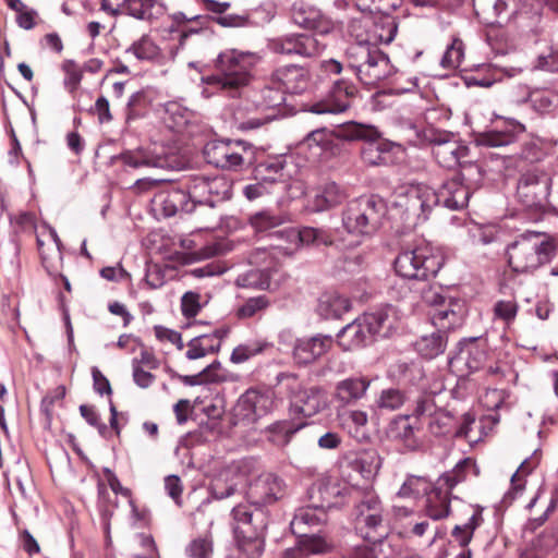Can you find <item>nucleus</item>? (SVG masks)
Listing matches in <instances>:
<instances>
[{
    "mask_svg": "<svg viewBox=\"0 0 558 558\" xmlns=\"http://www.w3.org/2000/svg\"><path fill=\"white\" fill-rule=\"evenodd\" d=\"M344 198L345 193L335 182H328L315 195L314 206L322 211L339 205Z\"/></svg>",
    "mask_w": 558,
    "mask_h": 558,
    "instance_id": "a19ab883",
    "label": "nucleus"
},
{
    "mask_svg": "<svg viewBox=\"0 0 558 558\" xmlns=\"http://www.w3.org/2000/svg\"><path fill=\"white\" fill-rule=\"evenodd\" d=\"M226 336L227 330L219 328L214 329L211 332L195 336L187 343L185 356L189 360H197L218 352Z\"/></svg>",
    "mask_w": 558,
    "mask_h": 558,
    "instance_id": "cd10ccee",
    "label": "nucleus"
},
{
    "mask_svg": "<svg viewBox=\"0 0 558 558\" xmlns=\"http://www.w3.org/2000/svg\"><path fill=\"white\" fill-rule=\"evenodd\" d=\"M291 17L296 25L315 31L319 35L329 34L333 29V23L328 16L318 8L305 2L293 4Z\"/></svg>",
    "mask_w": 558,
    "mask_h": 558,
    "instance_id": "aec40b11",
    "label": "nucleus"
},
{
    "mask_svg": "<svg viewBox=\"0 0 558 558\" xmlns=\"http://www.w3.org/2000/svg\"><path fill=\"white\" fill-rule=\"evenodd\" d=\"M386 210L383 199L361 197L349 203L342 215V225L349 233L371 235L380 227Z\"/></svg>",
    "mask_w": 558,
    "mask_h": 558,
    "instance_id": "39448f33",
    "label": "nucleus"
},
{
    "mask_svg": "<svg viewBox=\"0 0 558 558\" xmlns=\"http://www.w3.org/2000/svg\"><path fill=\"white\" fill-rule=\"evenodd\" d=\"M253 158L252 147L243 141H231L220 168L225 170H240Z\"/></svg>",
    "mask_w": 558,
    "mask_h": 558,
    "instance_id": "4c0bfd02",
    "label": "nucleus"
},
{
    "mask_svg": "<svg viewBox=\"0 0 558 558\" xmlns=\"http://www.w3.org/2000/svg\"><path fill=\"white\" fill-rule=\"evenodd\" d=\"M239 558H259L263 536L268 525V512L262 508L236 506L232 509Z\"/></svg>",
    "mask_w": 558,
    "mask_h": 558,
    "instance_id": "f03ea898",
    "label": "nucleus"
},
{
    "mask_svg": "<svg viewBox=\"0 0 558 558\" xmlns=\"http://www.w3.org/2000/svg\"><path fill=\"white\" fill-rule=\"evenodd\" d=\"M478 20L486 25H501L519 12L520 0H473Z\"/></svg>",
    "mask_w": 558,
    "mask_h": 558,
    "instance_id": "6ab92c4d",
    "label": "nucleus"
},
{
    "mask_svg": "<svg viewBox=\"0 0 558 558\" xmlns=\"http://www.w3.org/2000/svg\"><path fill=\"white\" fill-rule=\"evenodd\" d=\"M258 60L259 57L254 52L226 50L216 60V73L208 76L206 82L225 92L233 93L250 83L251 69Z\"/></svg>",
    "mask_w": 558,
    "mask_h": 558,
    "instance_id": "7ed1b4c3",
    "label": "nucleus"
},
{
    "mask_svg": "<svg viewBox=\"0 0 558 558\" xmlns=\"http://www.w3.org/2000/svg\"><path fill=\"white\" fill-rule=\"evenodd\" d=\"M250 226L256 233H264L281 226L286 218L282 215H276L270 210H262L253 214L250 219Z\"/></svg>",
    "mask_w": 558,
    "mask_h": 558,
    "instance_id": "09e8293b",
    "label": "nucleus"
},
{
    "mask_svg": "<svg viewBox=\"0 0 558 558\" xmlns=\"http://www.w3.org/2000/svg\"><path fill=\"white\" fill-rule=\"evenodd\" d=\"M338 343L344 351H353L367 344L372 337L363 316L344 326L337 335Z\"/></svg>",
    "mask_w": 558,
    "mask_h": 558,
    "instance_id": "c756f323",
    "label": "nucleus"
},
{
    "mask_svg": "<svg viewBox=\"0 0 558 558\" xmlns=\"http://www.w3.org/2000/svg\"><path fill=\"white\" fill-rule=\"evenodd\" d=\"M532 108L539 113H546L554 107L555 97L547 92H533L529 96Z\"/></svg>",
    "mask_w": 558,
    "mask_h": 558,
    "instance_id": "338daca9",
    "label": "nucleus"
},
{
    "mask_svg": "<svg viewBox=\"0 0 558 558\" xmlns=\"http://www.w3.org/2000/svg\"><path fill=\"white\" fill-rule=\"evenodd\" d=\"M439 204L438 193L425 184H410L399 187L390 202V214L413 228L428 219Z\"/></svg>",
    "mask_w": 558,
    "mask_h": 558,
    "instance_id": "f257e3e1",
    "label": "nucleus"
},
{
    "mask_svg": "<svg viewBox=\"0 0 558 558\" xmlns=\"http://www.w3.org/2000/svg\"><path fill=\"white\" fill-rule=\"evenodd\" d=\"M462 512L468 517V520L453 527L452 536L461 547H466L473 537L474 531L483 523V515L482 508L473 505H464Z\"/></svg>",
    "mask_w": 558,
    "mask_h": 558,
    "instance_id": "72a5a7b5",
    "label": "nucleus"
},
{
    "mask_svg": "<svg viewBox=\"0 0 558 558\" xmlns=\"http://www.w3.org/2000/svg\"><path fill=\"white\" fill-rule=\"evenodd\" d=\"M422 301L430 305L428 313L432 324L440 330H451L462 326L466 315V305L459 299H446L437 288L428 287L422 291Z\"/></svg>",
    "mask_w": 558,
    "mask_h": 558,
    "instance_id": "9d476101",
    "label": "nucleus"
},
{
    "mask_svg": "<svg viewBox=\"0 0 558 558\" xmlns=\"http://www.w3.org/2000/svg\"><path fill=\"white\" fill-rule=\"evenodd\" d=\"M369 329L371 337H389L398 327L401 319L399 311L392 305H386L372 313L362 315Z\"/></svg>",
    "mask_w": 558,
    "mask_h": 558,
    "instance_id": "393cba45",
    "label": "nucleus"
},
{
    "mask_svg": "<svg viewBox=\"0 0 558 558\" xmlns=\"http://www.w3.org/2000/svg\"><path fill=\"white\" fill-rule=\"evenodd\" d=\"M208 207L214 208L232 195L231 183L225 177L208 178Z\"/></svg>",
    "mask_w": 558,
    "mask_h": 558,
    "instance_id": "de8ad7c7",
    "label": "nucleus"
},
{
    "mask_svg": "<svg viewBox=\"0 0 558 558\" xmlns=\"http://www.w3.org/2000/svg\"><path fill=\"white\" fill-rule=\"evenodd\" d=\"M354 464L364 477H369L379 469V459L375 452H365L355 460Z\"/></svg>",
    "mask_w": 558,
    "mask_h": 558,
    "instance_id": "774afa93",
    "label": "nucleus"
},
{
    "mask_svg": "<svg viewBox=\"0 0 558 558\" xmlns=\"http://www.w3.org/2000/svg\"><path fill=\"white\" fill-rule=\"evenodd\" d=\"M126 53H133L138 60L150 61L159 57L160 49L148 36H142L126 50Z\"/></svg>",
    "mask_w": 558,
    "mask_h": 558,
    "instance_id": "864d4df0",
    "label": "nucleus"
},
{
    "mask_svg": "<svg viewBox=\"0 0 558 558\" xmlns=\"http://www.w3.org/2000/svg\"><path fill=\"white\" fill-rule=\"evenodd\" d=\"M353 548L349 558H388L383 553L384 543L381 541H368Z\"/></svg>",
    "mask_w": 558,
    "mask_h": 558,
    "instance_id": "bf43d9fd",
    "label": "nucleus"
},
{
    "mask_svg": "<svg viewBox=\"0 0 558 558\" xmlns=\"http://www.w3.org/2000/svg\"><path fill=\"white\" fill-rule=\"evenodd\" d=\"M156 210H160L165 217H172L179 211H194L193 204H190L189 195L180 189H171L156 193L151 199Z\"/></svg>",
    "mask_w": 558,
    "mask_h": 558,
    "instance_id": "bb28decb",
    "label": "nucleus"
},
{
    "mask_svg": "<svg viewBox=\"0 0 558 558\" xmlns=\"http://www.w3.org/2000/svg\"><path fill=\"white\" fill-rule=\"evenodd\" d=\"M451 492L437 480L426 494L425 511L433 520H441L449 515Z\"/></svg>",
    "mask_w": 558,
    "mask_h": 558,
    "instance_id": "7c9ffc66",
    "label": "nucleus"
},
{
    "mask_svg": "<svg viewBox=\"0 0 558 558\" xmlns=\"http://www.w3.org/2000/svg\"><path fill=\"white\" fill-rule=\"evenodd\" d=\"M470 470H473L475 475L478 474L475 461L471 458H465L458 462L452 471L441 475L438 481L451 492L459 483L466 478Z\"/></svg>",
    "mask_w": 558,
    "mask_h": 558,
    "instance_id": "79ce46f5",
    "label": "nucleus"
},
{
    "mask_svg": "<svg viewBox=\"0 0 558 558\" xmlns=\"http://www.w3.org/2000/svg\"><path fill=\"white\" fill-rule=\"evenodd\" d=\"M231 140L227 141H213L206 144L204 154L207 161L217 168H220L221 161L225 158L227 149Z\"/></svg>",
    "mask_w": 558,
    "mask_h": 558,
    "instance_id": "052dcab7",
    "label": "nucleus"
},
{
    "mask_svg": "<svg viewBox=\"0 0 558 558\" xmlns=\"http://www.w3.org/2000/svg\"><path fill=\"white\" fill-rule=\"evenodd\" d=\"M37 245L46 270L50 275L57 274L62 260L61 240L57 231L49 226H43L40 232L37 234Z\"/></svg>",
    "mask_w": 558,
    "mask_h": 558,
    "instance_id": "4be33fe9",
    "label": "nucleus"
},
{
    "mask_svg": "<svg viewBox=\"0 0 558 558\" xmlns=\"http://www.w3.org/2000/svg\"><path fill=\"white\" fill-rule=\"evenodd\" d=\"M269 301L265 295L248 299L239 310L238 316L241 318H250L266 310Z\"/></svg>",
    "mask_w": 558,
    "mask_h": 558,
    "instance_id": "69168bd1",
    "label": "nucleus"
},
{
    "mask_svg": "<svg viewBox=\"0 0 558 558\" xmlns=\"http://www.w3.org/2000/svg\"><path fill=\"white\" fill-rule=\"evenodd\" d=\"M347 54L350 68L365 85L375 86L392 73L388 57L375 47L359 43L352 45Z\"/></svg>",
    "mask_w": 558,
    "mask_h": 558,
    "instance_id": "423d86ee",
    "label": "nucleus"
},
{
    "mask_svg": "<svg viewBox=\"0 0 558 558\" xmlns=\"http://www.w3.org/2000/svg\"><path fill=\"white\" fill-rule=\"evenodd\" d=\"M182 383L189 386L199 385L203 383H220L227 379V375L221 368V364L219 362H214L207 367H205L197 375H184L180 376Z\"/></svg>",
    "mask_w": 558,
    "mask_h": 558,
    "instance_id": "a18cd8bd",
    "label": "nucleus"
},
{
    "mask_svg": "<svg viewBox=\"0 0 558 558\" xmlns=\"http://www.w3.org/2000/svg\"><path fill=\"white\" fill-rule=\"evenodd\" d=\"M302 425L293 426L291 423L286 421L277 422L269 427V440L277 446H286L290 441L291 436Z\"/></svg>",
    "mask_w": 558,
    "mask_h": 558,
    "instance_id": "6e6d98bb",
    "label": "nucleus"
},
{
    "mask_svg": "<svg viewBox=\"0 0 558 558\" xmlns=\"http://www.w3.org/2000/svg\"><path fill=\"white\" fill-rule=\"evenodd\" d=\"M369 381L362 377L341 380L336 386L335 399L342 405L351 404L364 397Z\"/></svg>",
    "mask_w": 558,
    "mask_h": 558,
    "instance_id": "c9c22d12",
    "label": "nucleus"
},
{
    "mask_svg": "<svg viewBox=\"0 0 558 558\" xmlns=\"http://www.w3.org/2000/svg\"><path fill=\"white\" fill-rule=\"evenodd\" d=\"M277 235L286 239L291 245L283 247L286 254H292L301 245H330L332 243L330 235L326 231L312 227H303L300 230L290 228L277 232Z\"/></svg>",
    "mask_w": 558,
    "mask_h": 558,
    "instance_id": "a878e982",
    "label": "nucleus"
},
{
    "mask_svg": "<svg viewBox=\"0 0 558 558\" xmlns=\"http://www.w3.org/2000/svg\"><path fill=\"white\" fill-rule=\"evenodd\" d=\"M156 0H130L126 4L124 13L137 19L147 20L151 16L150 10L154 8Z\"/></svg>",
    "mask_w": 558,
    "mask_h": 558,
    "instance_id": "0e129e2a",
    "label": "nucleus"
},
{
    "mask_svg": "<svg viewBox=\"0 0 558 558\" xmlns=\"http://www.w3.org/2000/svg\"><path fill=\"white\" fill-rule=\"evenodd\" d=\"M344 137L365 141L361 155L363 161L369 166L388 165L392 162L391 154L401 151V146L396 143L378 141L379 132L371 125L353 123L347 128Z\"/></svg>",
    "mask_w": 558,
    "mask_h": 558,
    "instance_id": "1a4fd4ad",
    "label": "nucleus"
},
{
    "mask_svg": "<svg viewBox=\"0 0 558 558\" xmlns=\"http://www.w3.org/2000/svg\"><path fill=\"white\" fill-rule=\"evenodd\" d=\"M357 94L354 84L338 80L329 93L319 101L308 106L307 111L315 114H338L347 111Z\"/></svg>",
    "mask_w": 558,
    "mask_h": 558,
    "instance_id": "dca6fc26",
    "label": "nucleus"
},
{
    "mask_svg": "<svg viewBox=\"0 0 558 558\" xmlns=\"http://www.w3.org/2000/svg\"><path fill=\"white\" fill-rule=\"evenodd\" d=\"M171 19L173 25L170 31L178 34L177 51L198 46L211 36L209 17L206 15L187 16L183 12H175Z\"/></svg>",
    "mask_w": 558,
    "mask_h": 558,
    "instance_id": "4468645a",
    "label": "nucleus"
},
{
    "mask_svg": "<svg viewBox=\"0 0 558 558\" xmlns=\"http://www.w3.org/2000/svg\"><path fill=\"white\" fill-rule=\"evenodd\" d=\"M265 345L266 344L262 342H248L240 344L233 349L230 360L235 364L243 363L263 352Z\"/></svg>",
    "mask_w": 558,
    "mask_h": 558,
    "instance_id": "680f3d73",
    "label": "nucleus"
},
{
    "mask_svg": "<svg viewBox=\"0 0 558 558\" xmlns=\"http://www.w3.org/2000/svg\"><path fill=\"white\" fill-rule=\"evenodd\" d=\"M333 132L323 128L312 131L303 141L308 148H318L320 151H329L333 146Z\"/></svg>",
    "mask_w": 558,
    "mask_h": 558,
    "instance_id": "603ef678",
    "label": "nucleus"
},
{
    "mask_svg": "<svg viewBox=\"0 0 558 558\" xmlns=\"http://www.w3.org/2000/svg\"><path fill=\"white\" fill-rule=\"evenodd\" d=\"M368 422L367 413L360 410L350 411L347 418V425L350 434L359 441L367 439V435L364 430Z\"/></svg>",
    "mask_w": 558,
    "mask_h": 558,
    "instance_id": "5fc2aeb1",
    "label": "nucleus"
},
{
    "mask_svg": "<svg viewBox=\"0 0 558 558\" xmlns=\"http://www.w3.org/2000/svg\"><path fill=\"white\" fill-rule=\"evenodd\" d=\"M424 136L433 145V155L440 166L452 169L468 162L465 158L469 156V148L452 133L428 129Z\"/></svg>",
    "mask_w": 558,
    "mask_h": 558,
    "instance_id": "ddd939ff",
    "label": "nucleus"
},
{
    "mask_svg": "<svg viewBox=\"0 0 558 558\" xmlns=\"http://www.w3.org/2000/svg\"><path fill=\"white\" fill-rule=\"evenodd\" d=\"M458 360L464 361L470 371H477L486 359L484 350L478 348L474 342L466 345L465 349L460 351Z\"/></svg>",
    "mask_w": 558,
    "mask_h": 558,
    "instance_id": "4d7b16f0",
    "label": "nucleus"
},
{
    "mask_svg": "<svg viewBox=\"0 0 558 558\" xmlns=\"http://www.w3.org/2000/svg\"><path fill=\"white\" fill-rule=\"evenodd\" d=\"M470 195L471 192L463 184L460 175L445 182L438 194L439 203L442 202L445 207L452 210L464 208L469 203Z\"/></svg>",
    "mask_w": 558,
    "mask_h": 558,
    "instance_id": "2f4dec72",
    "label": "nucleus"
},
{
    "mask_svg": "<svg viewBox=\"0 0 558 558\" xmlns=\"http://www.w3.org/2000/svg\"><path fill=\"white\" fill-rule=\"evenodd\" d=\"M442 266V258L429 245L401 252L395 260L396 272L407 279L426 280Z\"/></svg>",
    "mask_w": 558,
    "mask_h": 558,
    "instance_id": "0eeeda50",
    "label": "nucleus"
},
{
    "mask_svg": "<svg viewBox=\"0 0 558 558\" xmlns=\"http://www.w3.org/2000/svg\"><path fill=\"white\" fill-rule=\"evenodd\" d=\"M407 399L405 393L400 389L388 388L381 390L376 400V405L380 410L396 411L405 403Z\"/></svg>",
    "mask_w": 558,
    "mask_h": 558,
    "instance_id": "3c124183",
    "label": "nucleus"
},
{
    "mask_svg": "<svg viewBox=\"0 0 558 558\" xmlns=\"http://www.w3.org/2000/svg\"><path fill=\"white\" fill-rule=\"evenodd\" d=\"M387 434L390 439L400 442L407 450H415L418 447L415 427L410 422L409 415L398 416L392 420Z\"/></svg>",
    "mask_w": 558,
    "mask_h": 558,
    "instance_id": "f704fd0d",
    "label": "nucleus"
},
{
    "mask_svg": "<svg viewBox=\"0 0 558 558\" xmlns=\"http://www.w3.org/2000/svg\"><path fill=\"white\" fill-rule=\"evenodd\" d=\"M268 47L276 53L298 54L310 58L319 54L325 44L314 35L293 34L271 39Z\"/></svg>",
    "mask_w": 558,
    "mask_h": 558,
    "instance_id": "a211bd4d",
    "label": "nucleus"
},
{
    "mask_svg": "<svg viewBox=\"0 0 558 558\" xmlns=\"http://www.w3.org/2000/svg\"><path fill=\"white\" fill-rule=\"evenodd\" d=\"M277 407L275 392L271 389H248L238 401V408L246 417H260Z\"/></svg>",
    "mask_w": 558,
    "mask_h": 558,
    "instance_id": "412c9836",
    "label": "nucleus"
},
{
    "mask_svg": "<svg viewBox=\"0 0 558 558\" xmlns=\"http://www.w3.org/2000/svg\"><path fill=\"white\" fill-rule=\"evenodd\" d=\"M484 433V425L482 421H476L475 417L465 413L456 432V436L464 438L471 446L482 440Z\"/></svg>",
    "mask_w": 558,
    "mask_h": 558,
    "instance_id": "37998d69",
    "label": "nucleus"
},
{
    "mask_svg": "<svg viewBox=\"0 0 558 558\" xmlns=\"http://www.w3.org/2000/svg\"><path fill=\"white\" fill-rule=\"evenodd\" d=\"M226 478V476H219L218 473L213 476L209 489L214 498L225 499L238 490L239 486H235V482L227 483Z\"/></svg>",
    "mask_w": 558,
    "mask_h": 558,
    "instance_id": "e2e57ef3",
    "label": "nucleus"
},
{
    "mask_svg": "<svg viewBox=\"0 0 558 558\" xmlns=\"http://www.w3.org/2000/svg\"><path fill=\"white\" fill-rule=\"evenodd\" d=\"M119 159L123 165L131 168H165L167 159L149 148H137L125 150L120 154Z\"/></svg>",
    "mask_w": 558,
    "mask_h": 558,
    "instance_id": "473e14b6",
    "label": "nucleus"
},
{
    "mask_svg": "<svg viewBox=\"0 0 558 558\" xmlns=\"http://www.w3.org/2000/svg\"><path fill=\"white\" fill-rule=\"evenodd\" d=\"M253 468V462L251 460H239L233 461L230 464L226 465L217 473L219 476L225 477L227 483L235 482V486H243L246 477L251 473Z\"/></svg>",
    "mask_w": 558,
    "mask_h": 558,
    "instance_id": "c03bdc74",
    "label": "nucleus"
},
{
    "mask_svg": "<svg viewBox=\"0 0 558 558\" xmlns=\"http://www.w3.org/2000/svg\"><path fill=\"white\" fill-rule=\"evenodd\" d=\"M327 521V512L323 505L303 506L296 509L290 523L291 531L299 542L312 554H323L329 550L330 544L318 535H310L313 527Z\"/></svg>",
    "mask_w": 558,
    "mask_h": 558,
    "instance_id": "6e6552de",
    "label": "nucleus"
},
{
    "mask_svg": "<svg viewBox=\"0 0 558 558\" xmlns=\"http://www.w3.org/2000/svg\"><path fill=\"white\" fill-rule=\"evenodd\" d=\"M351 307L349 299L336 292H326L320 295L317 313L326 318H340Z\"/></svg>",
    "mask_w": 558,
    "mask_h": 558,
    "instance_id": "58836bf2",
    "label": "nucleus"
},
{
    "mask_svg": "<svg viewBox=\"0 0 558 558\" xmlns=\"http://www.w3.org/2000/svg\"><path fill=\"white\" fill-rule=\"evenodd\" d=\"M524 131L525 126L522 123L510 121L505 129L480 133L476 137V144L492 148L508 146L514 143Z\"/></svg>",
    "mask_w": 558,
    "mask_h": 558,
    "instance_id": "c85d7f7f",
    "label": "nucleus"
},
{
    "mask_svg": "<svg viewBox=\"0 0 558 558\" xmlns=\"http://www.w3.org/2000/svg\"><path fill=\"white\" fill-rule=\"evenodd\" d=\"M290 381L291 411L311 417L323 411L328 403L327 393L318 386L301 387L294 375L284 376Z\"/></svg>",
    "mask_w": 558,
    "mask_h": 558,
    "instance_id": "2eb2a0df",
    "label": "nucleus"
},
{
    "mask_svg": "<svg viewBox=\"0 0 558 558\" xmlns=\"http://www.w3.org/2000/svg\"><path fill=\"white\" fill-rule=\"evenodd\" d=\"M553 251V243L544 234H521L508 245V264L514 272L529 274L549 262Z\"/></svg>",
    "mask_w": 558,
    "mask_h": 558,
    "instance_id": "20e7f679",
    "label": "nucleus"
},
{
    "mask_svg": "<svg viewBox=\"0 0 558 558\" xmlns=\"http://www.w3.org/2000/svg\"><path fill=\"white\" fill-rule=\"evenodd\" d=\"M276 275L277 270L251 269L250 271L239 276L236 283L242 288L276 290L279 287V281L274 279Z\"/></svg>",
    "mask_w": 558,
    "mask_h": 558,
    "instance_id": "e433bc0d",
    "label": "nucleus"
},
{
    "mask_svg": "<svg viewBox=\"0 0 558 558\" xmlns=\"http://www.w3.org/2000/svg\"><path fill=\"white\" fill-rule=\"evenodd\" d=\"M447 330H440L437 328L436 332L427 336H422L414 343L415 350L426 359H433L441 354L445 351L447 339L445 332Z\"/></svg>",
    "mask_w": 558,
    "mask_h": 558,
    "instance_id": "ea45409f",
    "label": "nucleus"
},
{
    "mask_svg": "<svg viewBox=\"0 0 558 558\" xmlns=\"http://www.w3.org/2000/svg\"><path fill=\"white\" fill-rule=\"evenodd\" d=\"M208 178H195L191 181L189 185V195L190 204L194 206V210L199 207L208 206L209 195H208Z\"/></svg>",
    "mask_w": 558,
    "mask_h": 558,
    "instance_id": "8fccbe9b",
    "label": "nucleus"
},
{
    "mask_svg": "<svg viewBox=\"0 0 558 558\" xmlns=\"http://www.w3.org/2000/svg\"><path fill=\"white\" fill-rule=\"evenodd\" d=\"M310 74L300 65H284L278 68L271 75L270 83L288 94H302L307 89Z\"/></svg>",
    "mask_w": 558,
    "mask_h": 558,
    "instance_id": "5701e85b",
    "label": "nucleus"
},
{
    "mask_svg": "<svg viewBox=\"0 0 558 558\" xmlns=\"http://www.w3.org/2000/svg\"><path fill=\"white\" fill-rule=\"evenodd\" d=\"M463 44L459 39H454L445 51L440 64L445 69H457L463 60Z\"/></svg>",
    "mask_w": 558,
    "mask_h": 558,
    "instance_id": "13d9d810",
    "label": "nucleus"
},
{
    "mask_svg": "<svg viewBox=\"0 0 558 558\" xmlns=\"http://www.w3.org/2000/svg\"><path fill=\"white\" fill-rule=\"evenodd\" d=\"M355 529L365 541H381L387 535L383 506L375 494H365L356 505Z\"/></svg>",
    "mask_w": 558,
    "mask_h": 558,
    "instance_id": "9b49d317",
    "label": "nucleus"
},
{
    "mask_svg": "<svg viewBox=\"0 0 558 558\" xmlns=\"http://www.w3.org/2000/svg\"><path fill=\"white\" fill-rule=\"evenodd\" d=\"M284 482L272 473H263L248 486L246 492L247 507L262 508L276 502L284 495Z\"/></svg>",
    "mask_w": 558,
    "mask_h": 558,
    "instance_id": "f3484780",
    "label": "nucleus"
},
{
    "mask_svg": "<svg viewBox=\"0 0 558 558\" xmlns=\"http://www.w3.org/2000/svg\"><path fill=\"white\" fill-rule=\"evenodd\" d=\"M332 337L315 335L298 339L293 347V359L298 364L306 365L326 354L332 347Z\"/></svg>",
    "mask_w": 558,
    "mask_h": 558,
    "instance_id": "b1692460",
    "label": "nucleus"
},
{
    "mask_svg": "<svg viewBox=\"0 0 558 558\" xmlns=\"http://www.w3.org/2000/svg\"><path fill=\"white\" fill-rule=\"evenodd\" d=\"M430 488V483L426 477L409 475L400 489L398 490V497L404 499H418L423 495H426Z\"/></svg>",
    "mask_w": 558,
    "mask_h": 558,
    "instance_id": "49530a36",
    "label": "nucleus"
},
{
    "mask_svg": "<svg viewBox=\"0 0 558 558\" xmlns=\"http://www.w3.org/2000/svg\"><path fill=\"white\" fill-rule=\"evenodd\" d=\"M551 177L541 169L523 173L519 180L517 195L520 203L529 210H543L548 203Z\"/></svg>",
    "mask_w": 558,
    "mask_h": 558,
    "instance_id": "f8f14e48",
    "label": "nucleus"
}]
</instances>
